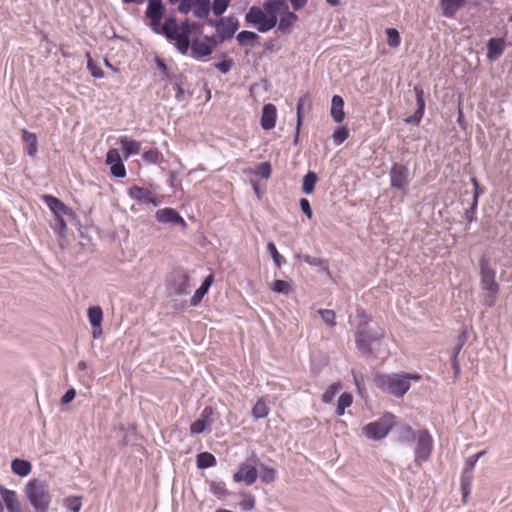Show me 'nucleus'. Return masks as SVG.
<instances>
[{
    "mask_svg": "<svg viewBox=\"0 0 512 512\" xmlns=\"http://www.w3.org/2000/svg\"><path fill=\"white\" fill-rule=\"evenodd\" d=\"M470 183L473 186L472 202L479 203V198L484 194L485 189L474 176L470 178Z\"/></svg>",
    "mask_w": 512,
    "mask_h": 512,
    "instance_id": "nucleus-58",
    "label": "nucleus"
},
{
    "mask_svg": "<svg viewBox=\"0 0 512 512\" xmlns=\"http://www.w3.org/2000/svg\"><path fill=\"white\" fill-rule=\"evenodd\" d=\"M416 445L414 448L415 462H426L430 459L434 440L427 429H419L415 438Z\"/></svg>",
    "mask_w": 512,
    "mask_h": 512,
    "instance_id": "nucleus-11",
    "label": "nucleus"
},
{
    "mask_svg": "<svg viewBox=\"0 0 512 512\" xmlns=\"http://www.w3.org/2000/svg\"><path fill=\"white\" fill-rule=\"evenodd\" d=\"M396 416L391 412H385L375 421L364 426L363 433L367 439L379 441L384 439L395 426Z\"/></svg>",
    "mask_w": 512,
    "mask_h": 512,
    "instance_id": "nucleus-7",
    "label": "nucleus"
},
{
    "mask_svg": "<svg viewBox=\"0 0 512 512\" xmlns=\"http://www.w3.org/2000/svg\"><path fill=\"white\" fill-rule=\"evenodd\" d=\"M283 13L284 15L280 18L276 25L280 32L286 34L290 32L294 22L298 20V15L295 13V11H289V8Z\"/></svg>",
    "mask_w": 512,
    "mask_h": 512,
    "instance_id": "nucleus-34",
    "label": "nucleus"
},
{
    "mask_svg": "<svg viewBox=\"0 0 512 512\" xmlns=\"http://www.w3.org/2000/svg\"><path fill=\"white\" fill-rule=\"evenodd\" d=\"M486 451L482 450L466 458L463 470L473 472L478 460L485 455Z\"/></svg>",
    "mask_w": 512,
    "mask_h": 512,
    "instance_id": "nucleus-59",
    "label": "nucleus"
},
{
    "mask_svg": "<svg viewBox=\"0 0 512 512\" xmlns=\"http://www.w3.org/2000/svg\"><path fill=\"white\" fill-rule=\"evenodd\" d=\"M127 195L130 199L138 203L152 204L154 207L160 204L158 196L154 195L153 192L146 187L133 185L128 188Z\"/></svg>",
    "mask_w": 512,
    "mask_h": 512,
    "instance_id": "nucleus-14",
    "label": "nucleus"
},
{
    "mask_svg": "<svg viewBox=\"0 0 512 512\" xmlns=\"http://www.w3.org/2000/svg\"><path fill=\"white\" fill-rule=\"evenodd\" d=\"M506 42L503 38L492 37L487 41V53L486 57L489 61L497 60L504 52Z\"/></svg>",
    "mask_w": 512,
    "mask_h": 512,
    "instance_id": "nucleus-24",
    "label": "nucleus"
},
{
    "mask_svg": "<svg viewBox=\"0 0 512 512\" xmlns=\"http://www.w3.org/2000/svg\"><path fill=\"white\" fill-rule=\"evenodd\" d=\"M170 83L175 90L174 98L178 103H181L184 100V96L186 94L191 96V93L185 89V86L188 85V78L184 73L177 72L173 79H171Z\"/></svg>",
    "mask_w": 512,
    "mask_h": 512,
    "instance_id": "nucleus-21",
    "label": "nucleus"
},
{
    "mask_svg": "<svg viewBox=\"0 0 512 512\" xmlns=\"http://www.w3.org/2000/svg\"><path fill=\"white\" fill-rule=\"evenodd\" d=\"M258 478L256 464H240L238 470L233 474V481L236 483L244 482L246 485H252Z\"/></svg>",
    "mask_w": 512,
    "mask_h": 512,
    "instance_id": "nucleus-18",
    "label": "nucleus"
},
{
    "mask_svg": "<svg viewBox=\"0 0 512 512\" xmlns=\"http://www.w3.org/2000/svg\"><path fill=\"white\" fill-rule=\"evenodd\" d=\"M86 67L93 78L103 79L105 77L104 71L95 63L90 55H87Z\"/></svg>",
    "mask_w": 512,
    "mask_h": 512,
    "instance_id": "nucleus-55",
    "label": "nucleus"
},
{
    "mask_svg": "<svg viewBox=\"0 0 512 512\" xmlns=\"http://www.w3.org/2000/svg\"><path fill=\"white\" fill-rule=\"evenodd\" d=\"M385 35L387 38V45L390 48H396L401 43V36L396 28H386Z\"/></svg>",
    "mask_w": 512,
    "mask_h": 512,
    "instance_id": "nucleus-51",
    "label": "nucleus"
},
{
    "mask_svg": "<svg viewBox=\"0 0 512 512\" xmlns=\"http://www.w3.org/2000/svg\"><path fill=\"white\" fill-rule=\"evenodd\" d=\"M193 7V15L198 19L207 18L213 12V3L210 0H197Z\"/></svg>",
    "mask_w": 512,
    "mask_h": 512,
    "instance_id": "nucleus-39",
    "label": "nucleus"
},
{
    "mask_svg": "<svg viewBox=\"0 0 512 512\" xmlns=\"http://www.w3.org/2000/svg\"><path fill=\"white\" fill-rule=\"evenodd\" d=\"M465 5L464 0H439L441 15L447 19H454L457 12Z\"/></svg>",
    "mask_w": 512,
    "mask_h": 512,
    "instance_id": "nucleus-23",
    "label": "nucleus"
},
{
    "mask_svg": "<svg viewBox=\"0 0 512 512\" xmlns=\"http://www.w3.org/2000/svg\"><path fill=\"white\" fill-rule=\"evenodd\" d=\"M356 316L359 319L357 327L367 328V325L372 321V317L364 309H358Z\"/></svg>",
    "mask_w": 512,
    "mask_h": 512,
    "instance_id": "nucleus-61",
    "label": "nucleus"
},
{
    "mask_svg": "<svg viewBox=\"0 0 512 512\" xmlns=\"http://www.w3.org/2000/svg\"><path fill=\"white\" fill-rule=\"evenodd\" d=\"M217 464L216 457L207 451L200 452L196 455V467L199 470H205L214 467Z\"/></svg>",
    "mask_w": 512,
    "mask_h": 512,
    "instance_id": "nucleus-37",
    "label": "nucleus"
},
{
    "mask_svg": "<svg viewBox=\"0 0 512 512\" xmlns=\"http://www.w3.org/2000/svg\"><path fill=\"white\" fill-rule=\"evenodd\" d=\"M179 32L189 37H198L203 33V25L192 22L189 19L182 20L179 26Z\"/></svg>",
    "mask_w": 512,
    "mask_h": 512,
    "instance_id": "nucleus-32",
    "label": "nucleus"
},
{
    "mask_svg": "<svg viewBox=\"0 0 512 512\" xmlns=\"http://www.w3.org/2000/svg\"><path fill=\"white\" fill-rule=\"evenodd\" d=\"M218 58L219 61L214 62L212 67L218 70L221 74L225 75L229 73L234 65V60L225 52H222L220 55H218Z\"/></svg>",
    "mask_w": 512,
    "mask_h": 512,
    "instance_id": "nucleus-41",
    "label": "nucleus"
},
{
    "mask_svg": "<svg viewBox=\"0 0 512 512\" xmlns=\"http://www.w3.org/2000/svg\"><path fill=\"white\" fill-rule=\"evenodd\" d=\"M266 250L271 256L275 266L280 268L285 263V258L279 253L273 241L267 242Z\"/></svg>",
    "mask_w": 512,
    "mask_h": 512,
    "instance_id": "nucleus-47",
    "label": "nucleus"
},
{
    "mask_svg": "<svg viewBox=\"0 0 512 512\" xmlns=\"http://www.w3.org/2000/svg\"><path fill=\"white\" fill-rule=\"evenodd\" d=\"M272 166L269 161L261 162L255 169L254 174L267 180L271 177Z\"/></svg>",
    "mask_w": 512,
    "mask_h": 512,
    "instance_id": "nucleus-57",
    "label": "nucleus"
},
{
    "mask_svg": "<svg viewBox=\"0 0 512 512\" xmlns=\"http://www.w3.org/2000/svg\"><path fill=\"white\" fill-rule=\"evenodd\" d=\"M296 258L303 261L307 265L311 267H317L320 272L322 273H328L329 272V264L326 259L314 257L308 254H297Z\"/></svg>",
    "mask_w": 512,
    "mask_h": 512,
    "instance_id": "nucleus-31",
    "label": "nucleus"
},
{
    "mask_svg": "<svg viewBox=\"0 0 512 512\" xmlns=\"http://www.w3.org/2000/svg\"><path fill=\"white\" fill-rule=\"evenodd\" d=\"M155 220L159 223H167L181 228L187 227V222L183 216L172 207H165L155 212Z\"/></svg>",
    "mask_w": 512,
    "mask_h": 512,
    "instance_id": "nucleus-15",
    "label": "nucleus"
},
{
    "mask_svg": "<svg viewBox=\"0 0 512 512\" xmlns=\"http://www.w3.org/2000/svg\"><path fill=\"white\" fill-rule=\"evenodd\" d=\"M479 275L482 289L488 291L490 295L485 299V305L492 307L499 293V284L496 281V270L490 265V259L482 255L479 260Z\"/></svg>",
    "mask_w": 512,
    "mask_h": 512,
    "instance_id": "nucleus-5",
    "label": "nucleus"
},
{
    "mask_svg": "<svg viewBox=\"0 0 512 512\" xmlns=\"http://www.w3.org/2000/svg\"><path fill=\"white\" fill-rule=\"evenodd\" d=\"M151 30L165 36L170 41H175V47L181 55H187L192 51L193 37H189L179 32V25L175 17H168L162 25H149Z\"/></svg>",
    "mask_w": 512,
    "mask_h": 512,
    "instance_id": "nucleus-1",
    "label": "nucleus"
},
{
    "mask_svg": "<svg viewBox=\"0 0 512 512\" xmlns=\"http://www.w3.org/2000/svg\"><path fill=\"white\" fill-rule=\"evenodd\" d=\"M342 384L339 382H335L330 384L327 389L322 394L321 400L325 404L332 403L336 393L341 389Z\"/></svg>",
    "mask_w": 512,
    "mask_h": 512,
    "instance_id": "nucleus-50",
    "label": "nucleus"
},
{
    "mask_svg": "<svg viewBox=\"0 0 512 512\" xmlns=\"http://www.w3.org/2000/svg\"><path fill=\"white\" fill-rule=\"evenodd\" d=\"M350 135V131L346 126H338L332 133V140L335 146L343 144Z\"/></svg>",
    "mask_w": 512,
    "mask_h": 512,
    "instance_id": "nucleus-45",
    "label": "nucleus"
},
{
    "mask_svg": "<svg viewBox=\"0 0 512 512\" xmlns=\"http://www.w3.org/2000/svg\"><path fill=\"white\" fill-rule=\"evenodd\" d=\"M202 40L208 45L212 52L223 42L220 41V36L217 33L215 35H205Z\"/></svg>",
    "mask_w": 512,
    "mask_h": 512,
    "instance_id": "nucleus-63",
    "label": "nucleus"
},
{
    "mask_svg": "<svg viewBox=\"0 0 512 512\" xmlns=\"http://www.w3.org/2000/svg\"><path fill=\"white\" fill-rule=\"evenodd\" d=\"M105 163L109 166L110 174L115 178H125L127 175L123 158L119 149L110 148L106 153Z\"/></svg>",
    "mask_w": 512,
    "mask_h": 512,
    "instance_id": "nucleus-13",
    "label": "nucleus"
},
{
    "mask_svg": "<svg viewBox=\"0 0 512 512\" xmlns=\"http://www.w3.org/2000/svg\"><path fill=\"white\" fill-rule=\"evenodd\" d=\"M299 206H300V209H301L302 213L308 219H312V217H313V210H312L310 201L307 198H300Z\"/></svg>",
    "mask_w": 512,
    "mask_h": 512,
    "instance_id": "nucleus-62",
    "label": "nucleus"
},
{
    "mask_svg": "<svg viewBox=\"0 0 512 512\" xmlns=\"http://www.w3.org/2000/svg\"><path fill=\"white\" fill-rule=\"evenodd\" d=\"M63 506L71 512H80L82 508V496H69L64 498Z\"/></svg>",
    "mask_w": 512,
    "mask_h": 512,
    "instance_id": "nucleus-48",
    "label": "nucleus"
},
{
    "mask_svg": "<svg viewBox=\"0 0 512 512\" xmlns=\"http://www.w3.org/2000/svg\"><path fill=\"white\" fill-rule=\"evenodd\" d=\"M0 496L5 503L7 512H21V504L18 500L16 491L0 485Z\"/></svg>",
    "mask_w": 512,
    "mask_h": 512,
    "instance_id": "nucleus-22",
    "label": "nucleus"
},
{
    "mask_svg": "<svg viewBox=\"0 0 512 512\" xmlns=\"http://www.w3.org/2000/svg\"><path fill=\"white\" fill-rule=\"evenodd\" d=\"M42 201L50 209L53 214V221L51 228L59 239H66L67 236V223L65 217L67 212H70V207L67 206L62 200L51 194H44Z\"/></svg>",
    "mask_w": 512,
    "mask_h": 512,
    "instance_id": "nucleus-4",
    "label": "nucleus"
},
{
    "mask_svg": "<svg viewBox=\"0 0 512 512\" xmlns=\"http://www.w3.org/2000/svg\"><path fill=\"white\" fill-rule=\"evenodd\" d=\"M88 320L91 326L102 325L103 323V310L100 306H90L87 310Z\"/></svg>",
    "mask_w": 512,
    "mask_h": 512,
    "instance_id": "nucleus-44",
    "label": "nucleus"
},
{
    "mask_svg": "<svg viewBox=\"0 0 512 512\" xmlns=\"http://www.w3.org/2000/svg\"><path fill=\"white\" fill-rule=\"evenodd\" d=\"M269 407L263 398H259L252 407L251 416L256 419H264L269 414Z\"/></svg>",
    "mask_w": 512,
    "mask_h": 512,
    "instance_id": "nucleus-43",
    "label": "nucleus"
},
{
    "mask_svg": "<svg viewBox=\"0 0 512 512\" xmlns=\"http://www.w3.org/2000/svg\"><path fill=\"white\" fill-rule=\"evenodd\" d=\"M277 108L272 103L264 104L261 111L260 125L263 130L269 131L276 125Z\"/></svg>",
    "mask_w": 512,
    "mask_h": 512,
    "instance_id": "nucleus-19",
    "label": "nucleus"
},
{
    "mask_svg": "<svg viewBox=\"0 0 512 512\" xmlns=\"http://www.w3.org/2000/svg\"><path fill=\"white\" fill-rule=\"evenodd\" d=\"M473 479H474L473 472L467 471V470H462L461 477H460V490H461L462 501L464 503L467 502V498L471 494Z\"/></svg>",
    "mask_w": 512,
    "mask_h": 512,
    "instance_id": "nucleus-33",
    "label": "nucleus"
},
{
    "mask_svg": "<svg viewBox=\"0 0 512 512\" xmlns=\"http://www.w3.org/2000/svg\"><path fill=\"white\" fill-rule=\"evenodd\" d=\"M240 496L242 500L239 503L240 509L242 511H251L255 508V496L249 492H241Z\"/></svg>",
    "mask_w": 512,
    "mask_h": 512,
    "instance_id": "nucleus-52",
    "label": "nucleus"
},
{
    "mask_svg": "<svg viewBox=\"0 0 512 512\" xmlns=\"http://www.w3.org/2000/svg\"><path fill=\"white\" fill-rule=\"evenodd\" d=\"M396 441L402 444H409L415 441L417 432L408 424H395Z\"/></svg>",
    "mask_w": 512,
    "mask_h": 512,
    "instance_id": "nucleus-27",
    "label": "nucleus"
},
{
    "mask_svg": "<svg viewBox=\"0 0 512 512\" xmlns=\"http://www.w3.org/2000/svg\"><path fill=\"white\" fill-rule=\"evenodd\" d=\"M413 92L417 108L412 115L404 118L403 122L407 125L418 126L421 123L426 109L425 92L420 84L413 87Z\"/></svg>",
    "mask_w": 512,
    "mask_h": 512,
    "instance_id": "nucleus-12",
    "label": "nucleus"
},
{
    "mask_svg": "<svg viewBox=\"0 0 512 512\" xmlns=\"http://www.w3.org/2000/svg\"><path fill=\"white\" fill-rule=\"evenodd\" d=\"M385 337L383 328H362L357 327L355 331V347L362 355H370L373 353L372 344L380 345Z\"/></svg>",
    "mask_w": 512,
    "mask_h": 512,
    "instance_id": "nucleus-6",
    "label": "nucleus"
},
{
    "mask_svg": "<svg viewBox=\"0 0 512 512\" xmlns=\"http://www.w3.org/2000/svg\"><path fill=\"white\" fill-rule=\"evenodd\" d=\"M478 209V203L471 202L470 207L465 211V219L467 222L472 223L477 220L476 213Z\"/></svg>",
    "mask_w": 512,
    "mask_h": 512,
    "instance_id": "nucleus-64",
    "label": "nucleus"
},
{
    "mask_svg": "<svg viewBox=\"0 0 512 512\" xmlns=\"http://www.w3.org/2000/svg\"><path fill=\"white\" fill-rule=\"evenodd\" d=\"M239 29V21L233 16L220 17V26L217 27V34L220 36V41H227L234 37Z\"/></svg>",
    "mask_w": 512,
    "mask_h": 512,
    "instance_id": "nucleus-16",
    "label": "nucleus"
},
{
    "mask_svg": "<svg viewBox=\"0 0 512 512\" xmlns=\"http://www.w3.org/2000/svg\"><path fill=\"white\" fill-rule=\"evenodd\" d=\"M250 460L256 464L257 471L259 470V478L263 484H271L276 480L277 470L274 467H270L260 462L258 457L253 454Z\"/></svg>",
    "mask_w": 512,
    "mask_h": 512,
    "instance_id": "nucleus-20",
    "label": "nucleus"
},
{
    "mask_svg": "<svg viewBox=\"0 0 512 512\" xmlns=\"http://www.w3.org/2000/svg\"><path fill=\"white\" fill-rule=\"evenodd\" d=\"M344 99L340 95H333L331 99L330 115L334 122L341 123L345 118Z\"/></svg>",
    "mask_w": 512,
    "mask_h": 512,
    "instance_id": "nucleus-28",
    "label": "nucleus"
},
{
    "mask_svg": "<svg viewBox=\"0 0 512 512\" xmlns=\"http://www.w3.org/2000/svg\"><path fill=\"white\" fill-rule=\"evenodd\" d=\"M353 403V396L350 392H342L337 400L335 414L341 417L345 414V410Z\"/></svg>",
    "mask_w": 512,
    "mask_h": 512,
    "instance_id": "nucleus-42",
    "label": "nucleus"
},
{
    "mask_svg": "<svg viewBox=\"0 0 512 512\" xmlns=\"http://www.w3.org/2000/svg\"><path fill=\"white\" fill-rule=\"evenodd\" d=\"M231 0H213V13L221 16L229 7Z\"/></svg>",
    "mask_w": 512,
    "mask_h": 512,
    "instance_id": "nucleus-60",
    "label": "nucleus"
},
{
    "mask_svg": "<svg viewBox=\"0 0 512 512\" xmlns=\"http://www.w3.org/2000/svg\"><path fill=\"white\" fill-rule=\"evenodd\" d=\"M318 314L320 315L321 319L324 321L325 324H327L330 327L336 326V313L335 311L331 309H319Z\"/></svg>",
    "mask_w": 512,
    "mask_h": 512,
    "instance_id": "nucleus-56",
    "label": "nucleus"
},
{
    "mask_svg": "<svg viewBox=\"0 0 512 512\" xmlns=\"http://www.w3.org/2000/svg\"><path fill=\"white\" fill-rule=\"evenodd\" d=\"M318 175L316 172L309 170L302 179L301 190L305 195H310L314 192Z\"/></svg>",
    "mask_w": 512,
    "mask_h": 512,
    "instance_id": "nucleus-40",
    "label": "nucleus"
},
{
    "mask_svg": "<svg viewBox=\"0 0 512 512\" xmlns=\"http://www.w3.org/2000/svg\"><path fill=\"white\" fill-rule=\"evenodd\" d=\"M212 50L208 45L198 37H193L192 51L190 57L196 61H203L212 54Z\"/></svg>",
    "mask_w": 512,
    "mask_h": 512,
    "instance_id": "nucleus-26",
    "label": "nucleus"
},
{
    "mask_svg": "<svg viewBox=\"0 0 512 512\" xmlns=\"http://www.w3.org/2000/svg\"><path fill=\"white\" fill-rule=\"evenodd\" d=\"M22 141L26 145V153L30 157H35L38 152V138L36 133L30 132L27 129L22 130Z\"/></svg>",
    "mask_w": 512,
    "mask_h": 512,
    "instance_id": "nucleus-29",
    "label": "nucleus"
},
{
    "mask_svg": "<svg viewBox=\"0 0 512 512\" xmlns=\"http://www.w3.org/2000/svg\"><path fill=\"white\" fill-rule=\"evenodd\" d=\"M388 175L390 187L406 193L411 179L409 167L403 163L393 162Z\"/></svg>",
    "mask_w": 512,
    "mask_h": 512,
    "instance_id": "nucleus-10",
    "label": "nucleus"
},
{
    "mask_svg": "<svg viewBox=\"0 0 512 512\" xmlns=\"http://www.w3.org/2000/svg\"><path fill=\"white\" fill-rule=\"evenodd\" d=\"M119 143L121 144L125 159L137 155L140 152L141 144L139 141L130 139L127 136H121Z\"/></svg>",
    "mask_w": 512,
    "mask_h": 512,
    "instance_id": "nucleus-30",
    "label": "nucleus"
},
{
    "mask_svg": "<svg viewBox=\"0 0 512 512\" xmlns=\"http://www.w3.org/2000/svg\"><path fill=\"white\" fill-rule=\"evenodd\" d=\"M213 282H214V275L212 273H210L203 279L201 285L195 290L194 294L190 298V300H189L190 306L196 307L201 303V301L203 300L205 295L208 294L209 289L212 286Z\"/></svg>",
    "mask_w": 512,
    "mask_h": 512,
    "instance_id": "nucleus-25",
    "label": "nucleus"
},
{
    "mask_svg": "<svg viewBox=\"0 0 512 512\" xmlns=\"http://www.w3.org/2000/svg\"><path fill=\"white\" fill-rule=\"evenodd\" d=\"M209 490L218 498L232 495V492L226 489L224 482L211 481L209 484Z\"/></svg>",
    "mask_w": 512,
    "mask_h": 512,
    "instance_id": "nucleus-49",
    "label": "nucleus"
},
{
    "mask_svg": "<svg viewBox=\"0 0 512 512\" xmlns=\"http://www.w3.org/2000/svg\"><path fill=\"white\" fill-rule=\"evenodd\" d=\"M374 384L383 393L401 398L410 389L411 384L408 383L402 372L400 373H381L377 372L373 377Z\"/></svg>",
    "mask_w": 512,
    "mask_h": 512,
    "instance_id": "nucleus-2",
    "label": "nucleus"
},
{
    "mask_svg": "<svg viewBox=\"0 0 512 512\" xmlns=\"http://www.w3.org/2000/svg\"><path fill=\"white\" fill-rule=\"evenodd\" d=\"M162 158V153L157 148H150L142 153V160L147 164H157Z\"/></svg>",
    "mask_w": 512,
    "mask_h": 512,
    "instance_id": "nucleus-53",
    "label": "nucleus"
},
{
    "mask_svg": "<svg viewBox=\"0 0 512 512\" xmlns=\"http://www.w3.org/2000/svg\"><path fill=\"white\" fill-rule=\"evenodd\" d=\"M259 39L260 36L258 33L248 30H242L236 36V40L240 46L254 47L258 43Z\"/></svg>",
    "mask_w": 512,
    "mask_h": 512,
    "instance_id": "nucleus-38",
    "label": "nucleus"
},
{
    "mask_svg": "<svg viewBox=\"0 0 512 512\" xmlns=\"http://www.w3.org/2000/svg\"><path fill=\"white\" fill-rule=\"evenodd\" d=\"M214 409L211 406H205L201 411L199 418L190 425L191 434L199 435L205 432L207 427L214 422Z\"/></svg>",
    "mask_w": 512,
    "mask_h": 512,
    "instance_id": "nucleus-17",
    "label": "nucleus"
},
{
    "mask_svg": "<svg viewBox=\"0 0 512 512\" xmlns=\"http://www.w3.org/2000/svg\"><path fill=\"white\" fill-rule=\"evenodd\" d=\"M166 288L170 297L188 295L190 293V276L183 268H176L167 274Z\"/></svg>",
    "mask_w": 512,
    "mask_h": 512,
    "instance_id": "nucleus-8",
    "label": "nucleus"
},
{
    "mask_svg": "<svg viewBox=\"0 0 512 512\" xmlns=\"http://www.w3.org/2000/svg\"><path fill=\"white\" fill-rule=\"evenodd\" d=\"M12 472L19 477H26L32 471V464L30 461L22 458H14L11 461Z\"/></svg>",
    "mask_w": 512,
    "mask_h": 512,
    "instance_id": "nucleus-35",
    "label": "nucleus"
},
{
    "mask_svg": "<svg viewBox=\"0 0 512 512\" xmlns=\"http://www.w3.org/2000/svg\"><path fill=\"white\" fill-rule=\"evenodd\" d=\"M263 9L268 17L273 15L276 17V14L283 13L288 9V5L285 0H267L263 4Z\"/></svg>",
    "mask_w": 512,
    "mask_h": 512,
    "instance_id": "nucleus-36",
    "label": "nucleus"
},
{
    "mask_svg": "<svg viewBox=\"0 0 512 512\" xmlns=\"http://www.w3.org/2000/svg\"><path fill=\"white\" fill-rule=\"evenodd\" d=\"M24 495L35 512H49L52 496L44 481L30 479L24 487Z\"/></svg>",
    "mask_w": 512,
    "mask_h": 512,
    "instance_id": "nucleus-3",
    "label": "nucleus"
},
{
    "mask_svg": "<svg viewBox=\"0 0 512 512\" xmlns=\"http://www.w3.org/2000/svg\"><path fill=\"white\" fill-rule=\"evenodd\" d=\"M154 62L156 64V67L162 74V80L171 81L173 77L176 75V73H170L167 64L165 63V60L160 58L159 56H156L154 59Z\"/></svg>",
    "mask_w": 512,
    "mask_h": 512,
    "instance_id": "nucleus-54",
    "label": "nucleus"
},
{
    "mask_svg": "<svg viewBox=\"0 0 512 512\" xmlns=\"http://www.w3.org/2000/svg\"><path fill=\"white\" fill-rule=\"evenodd\" d=\"M271 289L274 293L281 295H289L293 290L292 285L288 281L282 279L274 280Z\"/></svg>",
    "mask_w": 512,
    "mask_h": 512,
    "instance_id": "nucleus-46",
    "label": "nucleus"
},
{
    "mask_svg": "<svg viewBox=\"0 0 512 512\" xmlns=\"http://www.w3.org/2000/svg\"><path fill=\"white\" fill-rule=\"evenodd\" d=\"M245 23L255 27L259 33H267L276 26L277 18L273 17V15L268 17L264 9L253 5L245 14Z\"/></svg>",
    "mask_w": 512,
    "mask_h": 512,
    "instance_id": "nucleus-9",
    "label": "nucleus"
}]
</instances>
